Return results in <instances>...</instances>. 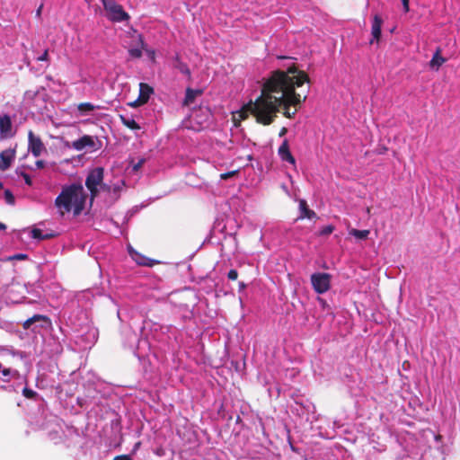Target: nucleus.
<instances>
[{
    "label": "nucleus",
    "mask_w": 460,
    "mask_h": 460,
    "mask_svg": "<svg viewBox=\"0 0 460 460\" xmlns=\"http://www.w3.org/2000/svg\"><path fill=\"white\" fill-rule=\"evenodd\" d=\"M227 278L230 280H236L238 278V272L236 270H230L227 273Z\"/></svg>",
    "instance_id": "obj_31"
},
{
    "label": "nucleus",
    "mask_w": 460,
    "mask_h": 460,
    "mask_svg": "<svg viewBox=\"0 0 460 460\" xmlns=\"http://www.w3.org/2000/svg\"><path fill=\"white\" fill-rule=\"evenodd\" d=\"M41 9H42V5H40V6L39 7V9L37 10V15H40V13H41Z\"/></svg>",
    "instance_id": "obj_43"
},
{
    "label": "nucleus",
    "mask_w": 460,
    "mask_h": 460,
    "mask_svg": "<svg viewBox=\"0 0 460 460\" xmlns=\"http://www.w3.org/2000/svg\"><path fill=\"white\" fill-rule=\"evenodd\" d=\"M113 460H132L128 455H121L115 456Z\"/></svg>",
    "instance_id": "obj_36"
},
{
    "label": "nucleus",
    "mask_w": 460,
    "mask_h": 460,
    "mask_svg": "<svg viewBox=\"0 0 460 460\" xmlns=\"http://www.w3.org/2000/svg\"><path fill=\"white\" fill-rule=\"evenodd\" d=\"M287 132H288L287 128L283 127V128L280 129V131H279V137H283V136H285V135L287 134Z\"/></svg>",
    "instance_id": "obj_39"
},
{
    "label": "nucleus",
    "mask_w": 460,
    "mask_h": 460,
    "mask_svg": "<svg viewBox=\"0 0 460 460\" xmlns=\"http://www.w3.org/2000/svg\"><path fill=\"white\" fill-rule=\"evenodd\" d=\"M38 61H47L49 60V50L46 49L43 54L37 58Z\"/></svg>",
    "instance_id": "obj_33"
},
{
    "label": "nucleus",
    "mask_w": 460,
    "mask_h": 460,
    "mask_svg": "<svg viewBox=\"0 0 460 460\" xmlns=\"http://www.w3.org/2000/svg\"><path fill=\"white\" fill-rule=\"evenodd\" d=\"M369 234H370L369 230L351 229L349 231L350 235H353L354 237L360 239V240L367 239L368 237Z\"/></svg>",
    "instance_id": "obj_23"
},
{
    "label": "nucleus",
    "mask_w": 460,
    "mask_h": 460,
    "mask_svg": "<svg viewBox=\"0 0 460 460\" xmlns=\"http://www.w3.org/2000/svg\"><path fill=\"white\" fill-rule=\"evenodd\" d=\"M109 20L114 22L128 21L129 15L115 0H101Z\"/></svg>",
    "instance_id": "obj_4"
},
{
    "label": "nucleus",
    "mask_w": 460,
    "mask_h": 460,
    "mask_svg": "<svg viewBox=\"0 0 460 460\" xmlns=\"http://www.w3.org/2000/svg\"><path fill=\"white\" fill-rule=\"evenodd\" d=\"M278 154L282 161L288 162L294 166L296 165V159L290 152L288 141L287 139H285L279 147Z\"/></svg>",
    "instance_id": "obj_11"
},
{
    "label": "nucleus",
    "mask_w": 460,
    "mask_h": 460,
    "mask_svg": "<svg viewBox=\"0 0 460 460\" xmlns=\"http://www.w3.org/2000/svg\"><path fill=\"white\" fill-rule=\"evenodd\" d=\"M447 59L441 56V49L437 48L431 60L429 63L430 69L438 71L440 66L446 63Z\"/></svg>",
    "instance_id": "obj_14"
},
{
    "label": "nucleus",
    "mask_w": 460,
    "mask_h": 460,
    "mask_svg": "<svg viewBox=\"0 0 460 460\" xmlns=\"http://www.w3.org/2000/svg\"><path fill=\"white\" fill-rule=\"evenodd\" d=\"M3 189V183L0 181V190Z\"/></svg>",
    "instance_id": "obj_45"
},
{
    "label": "nucleus",
    "mask_w": 460,
    "mask_h": 460,
    "mask_svg": "<svg viewBox=\"0 0 460 460\" xmlns=\"http://www.w3.org/2000/svg\"><path fill=\"white\" fill-rule=\"evenodd\" d=\"M104 178V169L95 167L91 170L85 179V186L90 191L91 200L93 201L100 193L99 186Z\"/></svg>",
    "instance_id": "obj_3"
},
{
    "label": "nucleus",
    "mask_w": 460,
    "mask_h": 460,
    "mask_svg": "<svg viewBox=\"0 0 460 460\" xmlns=\"http://www.w3.org/2000/svg\"><path fill=\"white\" fill-rule=\"evenodd\" d=\"M77 109L81 113H86L93 111L95 107L91 102H82L78 104Z\"/></svg>",
    "instance_id": "obj_24"
},
{
    "label": "nucleus",
    "mask_w": 460,
    "mask_h": 460,
    "mask_svg": "<svg viewBox=\"0 0 460 460\" xmlns=\"http://www.w3.org/2000/svg\"><path fill=\"white\" fill-rule=\"evenodd\" d=\"M402 1V7H403V10H404V13H408L410 11V7H409V0H401Z\"/></svg>",
    "instance_id": "obj_35"
},
{
    "label": "nucleus",
    "mask_w": 460,
    "mask_h": 460,
    "mask_svg": "<svg viewBox=\"0 0 460 460\" xmlns=\"http://www.w3.org/2000/svg\"><path fill=\"white\" fill-rule=\"evenodd\" d=\"M4 199H5V201H6L7 204L14 205L15 199H14V196H13V194L12 193V191L10 190H4Z\"/></svg>",
    "instance_id": "obj_27"
},
{
    "label": "nucleus",
    "mask_w": 460,
    "mask_h": 460,
    "mask_svg": "<svg viewBox=\"0 0 460 460\" xmlns=\"http://www.w3.org/2000/svg\"><path fill=\"white\" fill-rule=\"evenodd\" d=\"M145 163V159H140L136 164L133 165V171L137 172Z\"/></svg>",
    "instance_id": "obj_34"
},
{
    "label": "nucleus",
    "mask_w": 460,
    "mask_h": 460,
    "mask_svg": "<svg viewBox=\"0 0 460 460\" xmlns=\"http://www.w3.org/2000/svg\"><path fill=\"white\" fill-rule=\"evenodd\" d=\"M49 319L46 315L34 314L33 316L28 318L26 321L23 322L22 328L24 330H29L32 327L33 324H35L37 323L44 322L47 323H49Z\"/></svg>",
    "instance_id": "obj_18"
},
{
    "label": "nucleus",
    "mask_w": 460,
    "mask_h": 460,
    "mask_svg": "<svg viewBox=\"0 0 460 460\" xmlns=\"http://www.w3.org/2000/svg\"><path fill=\"white\" fill-rule=\"evenodd\" d=\"M238 172H239L237 170H234V171H231V172L221 173L220 174V179L221 180H228V179L237 175Z\"/></svg>",
    "instance_id": "obj_29"
},
{
    "label": "nucleus",
    "mask_w": 460,
    "mask_h": 460,
    "mask_svg": "<svg viewBox=\"0 0 460 460\" xmlns=\"http://www.w3.org/2000/svg\"><path fill=\"white\" fill-rule=\"evenodd\" d=\"M13 156H14L13 154H9L8 151H3L0 154V170L1 171H5L11 166Z\"/></svg>",
    "instance_id": "obj_19"
},
{
    "label": "nucleus",
    "mask_w": 460,
    "mask_h": 460,
    "mask_svg": "<svg viewBox=\"0 0 460 460\" xmlns=\"http://www.w3.org/2000/svg\"><path fill=\"white\" fill-rule=\"evenodd\" d=\"M305 83H310V78L295 63L288 66L286 70L272 71L264 81L260 96L254 102L250 101L244 104L236 112L238 119L234 115V119L240 122L252 115L257 123L268 126L273 123L281 108L286 118H294L301 103L307 97L296 93V88Z\"/></svg>",
    "instance_id": "obj_1"
},
{
    "label": "nucleus",
    "mask_w": 460,
    "mask_h": 460,
    "mask_svg": "<svg viewBox=\"0 0 460 460\" xmlns=\"http://www.w3.org/2000/svg\"><path fill=\"white\" fill-rule=\"evenodd\" d=\"M299 210H300V216H299L298 219H304V218L313 219V218L316 217V213L308 208V205L305 199L299 200Z\"/></svg>",
    "instance_id": "obj_16"
},
{
    "label": "nucleus",
    "mask_w": 460,
    "mask_h": 460,
    "mask_svg": "<svg viewBox=\"0 0 460 460\" xmlns=\"http://www.w3.org/2000/svg\"><path fill=\"white\" fill-rule=\"evenodd\" d=\"M140 446V442H137L134 447V451H136Z\"/></svg>",
    "instance_id": "obj_44"
},
{
    "label": "nucleus",
    "mask_w": 460,
    "mask_h": 460,
    "mask_svg": "<svg viewBox=\"0 0 460 460\" xmlns=\"http://www.w3.org/2000/svg\"><path fill=\"white\" fill-rule=\"evenodd\" d=\"M55 236V234L49 233V234H43L42 230L40 228H33L31 230V237L33 239L38 240H47L53 238Z\"/></svg>",
    "instance_id": "obj_21"
},
{
    "label": "nucleus",
    "mask_w": 460,
    "mask_h": 460,
    "mask_svg": "<svg viewBox=\"0 0 460 460\" xmlns=\"http://www.w3.org/2000/svg\"><path fill=\"white\" fill-rule=\"evenodd\" d=\"M128 252L130 257L140 266L153 267L159 263L158 261L150 259L131 247L128 248Z\"/></svg>",
    "instance_id": "obj_9"
},
{
    "label": "nucleus",
    "mask_w": 460,
    "mask_h": 460,
    "mask_svg": "<svg viewBox=\"0 0 460 460\" xmlns=\"http://www.w3.org/2000/svg\"><path fill=\"white\" fill-rule=\"evenodd\" d=\"M146 51H147L148 55H149L152 58H155V50H146Z\"/></svg>",
    "instance_id": "obj_40"
},
{
    "label": "nucleus",
    "mask_w": 460,
    "mask_h": 460,
    "mask_svg": "<svg viewBox=\"0 0 460 460\" xmlns=\"http://www.w3.org/2000/svg\"><path fill=\"white\" fill-rule=\"evenodd\" d=\"M138 102V98L132 102H129L128 105L131 106V107H134V108H137V107H139V106H142L144 105L145 103H140V102Z\"/></svg>",
    "instance_id": "obj_37"
},
{
    "label": "nucleus",
    "mask_w": 460,
    "mask_h": 460,
    "mask_svg": "<svg viewBox=\"0 0 460 460\" xmlns=\"http://www.w3.org/2000/svg\"><path fill=\"white\" fill-rule=\"evenodd\" d=\"M383 24V20L380 15H374L372 27H371V34L373 39L370 40V44H373L374 40L379 41L381 38V28Z\"/></svg>",
    "instance_id": "obj_12"
},
{
    "label": "nucleus",
    "mask_w": 460,
    "mask_h": 460,
    "mask_svg": "<svg viewBox=\"0 0 460 460\" xmlns=\"http://www.w3.org/2000/svg\"><path fill=\"white\" fill-rule=\"evenodd\" d=\"M154 93V89L146 83L139 84V94L138 102L140 103H146L150 98V95Z\"/></svg>",
    "instance_id": "obj_13"
},
{
    "label": "nucleus",
    "mask_w": 460,
    "mask_h": 460,
    "mask_svg": "<svg viewBox=\"0 0 460 460\" xmlns=\"http://www.w3.org/2000/svg\"><path fill=\"white\" fill-rule=\"evenodd\" d=\"M172 66L173 68L179 70L181 74L187 75L188 77L190 76V70L186 63H184L179 53H176L175 56L172 58Z\"/></svg>",
    "instance_id": "obj_15"
},
{
    "label": "nucleus",
    "mask_w": 460,
    "mask_h": 460,
    "mask_svg": "<svg viewBox=\"0 0 460 460\" xmlns=\"http://www.w3.org/2000/svg\"><path fill=\"white\" fill-rule=\"evenodd\" d=\"M87 195L80 183H73L63 187L61 192L55 199L60 216L73 211L75 216H79L84 209Z\"/></svg>",
    "instance_id": "obj_2"
},
{
    "label": "nucleus",
    "mask_w": 460,
    "mask_h": 460,
    "mask_svg": "<svg viewBox=\"0 0 460 460\" xmlns=\"http://www.w3.org/2000/svg\"><path fill=\"white\" fill-rule=\"evenodd\" d=\"M12 120L8 115L0 117V136L1 138H9L13 136L12 132Z\"/></svg>",
    "instance_id": "obj_10"
},
{
    "label": "nucleus",
    "mask_w": 460,
    "mask_h": 460,
    "mask_svg": "<svg viewBox=\"0 0 460 460\" xmlns=\"http://www.w3.org/2000/svg\"><path fill=\"white\" fill-rule=\"evenodd\" d=\"M246 288V285L243 282H239V290H243Z\"/></svg>",
    "instance_id": "obj_41"
},
{
    "label": "nucleus",
    "mask_w": 460,
    "mask_h": 460,
    "mask_svg": "<svg viewBox=\"0 0 460 460\" xmlns=\"http://www.w3.org/2000/svg\"><path fill=\"white\" fill-rule=\"evenodd\" d=\"M201 94H202L201 90H193L191 88H187L183 104L186 106H189L190 104H191L194 102V100L197 96L201 95Z\"/></svg>",
    "instance_id": "obj_20"
},
{
    "label": "nucleus",
    "mask_w": 460,
    "mask_h": 460,
    "mask_svg": "<svg viewBox=\"0 0 460 460\" xmlns=\"http://www.w3.org/2000/svg\"><path fill=\"white\" fill-rule=\"evenodd\" d=\"M27 258H28V255L25 253H17V254L12 255V256L5 257L4 261H13V260L22 261V260H26Z\"/></svg>",
    "instance_id": "obj_28"
},
{
    "label": "nucleus",
    "mask_w": 460,
    "mask_h": 460,
    "mask_svg": "<svg viewBox=\"0 0 460 460\" xmlns=\"http://www.w3.org/2000/svg\"><path fill=\"white\" fill-rule=\"evenodd\" d=\"M0 261H4V259H0Z\"/></svg>",
    "instance_id": "obj_46"
},
{
    "label": "nucleus",
    "mask_w": 460,
    "mask_h": 460,
    "mask_svg": "<svg viewBox=\"0 0 460 460\" xmlns=\"http://www.w3.org/2000/svg\"><path fill=\"white\" fill-rule=\"evenodd\" d=\"M29 150L34 157H39L44 150V145L40 137H36L32 131L28 134Z\"/></svg>",
    "instance_id": "obj_8"
},
{
    "label": "nucleus",
    "mask_w": 460,
    "mask_h": 460,
    "mask_svg": "<svg viewBox=\"0 0 460 460\" xmlns=\"http://www.w3.org/2000/svg\"><path fill=\"white\" fill-rule=\"evenodd\" d=\"M6 228V226L0 222V231L4 230Z\"/></svg>",
    "instance_id": "obj_42"
},
{
    "label": "nucleus",
    "mask_w": 460,
    "mask_h": 460,
    "mask_svg": "<svg viewBox=\"0 0 460 460\" xmlns=\"http://www.w3.org/2000/svg\"><path fill=\"white\" fill-rule=\"evenodd\" d=\"M21 175L24 179V181L27 185L31 186L32 184L31 179L28 173L22 172Z\"/></svg>",
    "instance_id": "obj_32"
},
{
    "label": "nucleus",
    "mask_w": 460,
    "mask_h": 460,
    "mask_svg": "<svg viewBox=\"0 0 460 460\" xmlns=\"http://www.w3.org/2000/svg\"><path fill=\"white\" fill-rule=\"evenodd\" d=\"M35 164H36L37 168L42 169L45 166V162L43 160H38V161H36Z\"/></svg>",
    "instance_id": "obj_38"
},
{
    "label": "nucleus",
    "mask_w": 460,
    "mask_h": 460,
    "mask_svg": "<svg viewBox=\"0 0 460 460\" xmlns=\"http://www.w3.org/2000/svg\"><path fill=\"white\" fill-rule=\"evenodd\" d=\"M99 190H100V191L102 190V191H105V192H111V190L116 192V191L119 190V187H114L112 189V187L111 185L104 183L103 181H102V184L99 186Z\"/></svg>",
    "instance_id": "obj_26"
},
{
    "label": "nucleus",
    "mask_w": 460,
    "mask_h": 460,
    "mask_svg": "<svg viewBox=\"0 0 460 460\" xmlns=\"http://www.w3.org/2000/svg\"><path fill=\"white\" fill-rule=\"evenodd\" d=\"M72 147L76 151H82L86 147L91 148L92 150L99 149L94 137L89 135H84L79 139L74 141L72 143Z\"/></svg>",
    "instance_id": "obj_7"
},
{
    "label": "nucleus",
    "mask_w": 460,
    "mask_h": 460,
    "mask_svg": "<svg viewBox=\"0 0 460 460\" xmlns=\"http://www.w3.org/2000/svg\"><path fill=\"white\" fill-rule=\"evenodd\" d=\"M119 119L125 127H127L132 130H137V129L140 128L139 125L132 118H126L123 115H119Z\"/></svg>",
    "instance_id": "obj_22"
},
{
    "label": "nucleus",
    "mask_w": 460,
    "mask_h": 460,
    "mask_svg": "<svg viewBox=\"0 0 460 460\" xmlns=\"http://www.w3.org/2000/svg\"><path fill=\"white\" fill-rule=\"evenodd\" d=\"M146 50V44L141 34L137 35V47L128 50L129 55L134 58H140L142 57V50Z\"/></svg>",
    "instance_id": "obj_17"
},
{
    "label": "nucleus",
    "mask_w": 460,
    "mask_h": 460,
    "mask_svg": "<svg viewBox=\"0 0 460 460\" xmlns=\"http://www.w3.org/2000/svg\"><path fill=\"white\" fill-rule=\"evenodd\" d=\"M3 356L5 358H4L5 363L7 365H9L8 367H3V365L0 362V369H1L2 375L4 376V381H9V378H6V377H9V376H12V377H14V378L19 377L20 376L19 371L17 369H13L11 366L13 365V360L17 356H20L21 358H22V353H18V352H15V351H6Z\"/></svg>",
    "instance_id": "obj_6"
},
{
    "label": "nucleus",
    "mask_w": 460,
    "mask_h": 460,
    "mask_svg": "<svg viewBox=\"0 0 460 460\" xmlns=\"http://www.w3.org/2000/svg\"><path fill=\"white\" fill-rule=\"evenodd\" d=\"M334 230V226L332 225H328L320 231V235H329L331 234Z\"/></svg>",
    "instance_id": "obj_30"
},
{
    "label": "nucleus",
    "mask_w": 460,
    "mask_h": 460,
    "mask_svg": "<svg viewBox=\"0 0 460 460\" xmlns=\"http://www.w3.org/2000/svg\"><path fill=\"white\" fill-rule=\"evenodd\" d=\"M22 395L27 399L35 400L38 396V394L29 387H24L22 389Z\"/></svg>",
    "instance_id": "obj_25"
},
{
    "label": "nucleus",
    "mask_w": 460,
    "mask_h": 460,
    "mask_svg": "<svg viewBox=\"0 0 460 460\" xmlns=\"http://www.w3.org/2000/svg\"><path fill=\"white\" fill-rule=\"evenodd\" d=\"M331 279L329 273L317 272L311 275V284L317 294H323L330 289Z\"/></svg>",
    "instance_id": "obj_5"
}]
</instances>
